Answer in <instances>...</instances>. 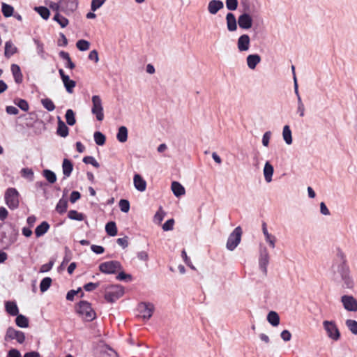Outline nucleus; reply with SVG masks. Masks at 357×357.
Wrapping results in <instances>:
<instances>
[{"label":"nucleus","mask_w":357,"mask_h":357,"mask_svg":"<svg viewBox=\"0 0 357 357\" xmlns=\"http://www.w3.org/2000/svg\"><path fill=\"white\" fill-rule=\"evenodd\" d=\"M40 102L44 108H45L48 112H52L54 110L55 105L50 98H43L40 100Z\"/></svg>","instance_id":"nucleus-45"},{"label":"nucleus","mask_w":357,"mask_h":357,"mask_svg":"<svg viewBox=\"0 0 357 357\" xmlns=\"http://www.w3.org/2000/svg\"><path fill=\"white\" fill-rule=\"evenodd\" d=\"M76 47L79 51H86L90 47V43L84 39H80L77 41Z\"/></svg>","instance_id":"nucleus-47"},{"label":"nucleus","mask_w":357,"mask_h":357,"mask_svg":"<svg viewBox=\"0 0 357 357\" xmlns=\"http://www.w3.org/2000/svg\"><path fill=\"white\" fill-rule=\"evenodd\" d=\"M6 357H22V355L18 349L12 348L8 351Z\"/></svg>","instance_id":"nucleus-64"},{"label":"nucleus","mask_w":357,"mask_h":357,"mask_svg":"<svg viewBox=\"0 0 357 357\" xmlns=\"http://www.w3.org/2000/svg\"><path fill=\"white\" fill-rule=\"evenodd\" d=\"M171 188L176 197L183 195L185 192L184 187L178 181H172Z\"/></svg>","instance_id":"nucleus-25"},{"label":"nucleus","mask_w":357,"mask_h":357,"mask_svg":"<svg viewBox=\"0 0 357 357\" xmlns=\"http://www.w3.org/2000/svg\"><path fill=\"white\" fill-rule=\"evenodd\" d=\"M66 123L73 126L76 123L75 113L72 109H68L65 114Z\"/></svg>","instance_id":"nucleus-35"},{"label":"nucleus","mask_w":357,"mask_h":357,"mask_svg":"<svg viewBox=\"0 0 357 357\" xmlns=\"http://www.w3.org/2000/svg\"><path fill=\"white\" fill-rule=\"evenodd\" d=\"M100 285V282H88L83 286L84 289L86 291H92L96 289Z\"/></svg>","instance_id":"nucleus-59"},{"label":"nucleus","mask_w":357,"mask_h":357,"mask_svg":"<svg viewBox=\"0 0 357 357\" xmlns=\"http://www.w3.org/2000/svg\"><path fill=\"white\" fill-rule=\"evenodd\" d=\"M67 208H68V200L64 198L60 199L59 200L58 203L56 204V211L59 214L61 215L67 211Z\"/></svg>","instance_id":"nucleus-38"},{"label":"nucleus","mask_w":357,"mask_h":357,"mask_svg":"<svg viewBox=\"0 0 357 357\" xmlns=\"http://www.w3.org/2000/svg\"><path fill=\"white\" fill-rule=\"evenodd\" d=\"M105 231L109 236H115L117 234L118 229L114 221H109L105 225Z\"/></svg>","instance_id":"nucleus-31"},{"label":"nucleus","mask_w":357,"mask_h":357,"mask_svg":"<svg viewBox=\"0 0 357 357\" xmlns=\"http://www.w3.org/2000/svg\"><path fill=\"white\" fill-rule=\"evenodd\" d=\"M245 12L241 14L238 17V25L239 27L244 30L250 29L253 24V20L250 15V6H244Z\"/></svg>","instance_id":"nucleus-7"},{"label":"nucleus","mask_w":357,"mask_h":357,"mask_svg":"<svg viewBox=\"0 0 357 357\" xmlns=\"http://www.w3.org/2000/svg\"><path fill=\"white\" fill-rule=\"evenodd\" d=\"M15 321L16 325L20 328H26L29 326V319L26 316L20 313L16 315Z\"/></svg>","instance_id":"nucleus-27"},{"label":"nucleus","mask_w":357,"mask_h":357,"mask_svg":"<svg viewBox=\"0 0 357 357\" xmlns=\"http://www.w3.org/2000/svg\"><path fill=\"white\" fill-rule=\"evenodd\" d=\"M224 8V3L221 0H211L208 4V11L211 15H215Z\"/></svg>","instance_id":"nucleus-14"},{"label":"nucleus","mask_w":357,"mask_h":357,"mask_svg":"<svg viewBox=\"0 0 357 357\" xmlns=\"http://www.w3.org/2000/svg\"><path fill=\"white\" fill-rule=\"evenodd\" d=\"M17 52V48L13 45L11 40L6 41L5 43L4 56L10 58Z\"/></svg>","instance_id":"nucleus-26"},{"label":"nucleus","mask_w":357,"mask_h":357,"mask_svg":"<svg viewBox=\"0 0 357 357\" xmlns=\"http://www.w3.org/2000/svg\"><path fill=\"white\" fill-rule=\"evenodd\" d=\"M134 186L139 192H144L146 188V182L143 177L139 174H135L133 177Z\"/></svg>","instance_id":"nucleus-17"},{"label":"nucleus","mask_w":357,"mask_h":357,"mask_svg":"<svg viewBox=\"0 0 357 357\" xmlns=\"http://www.w3.org/2000/svg\"><path fill=\"white\" fill-rule=\"evenodd\" d=\"M282 137L283 139L285 142V143L288 145H290L292 144V135H291V130L290 129L289 126L285 125L283 127L282 130Z\"/></svg>","instance_id":"nucleus-33"},{"label":"nucleus","mask_w":357,"mask_h":357,"mask_svg":"<svg viewBox=\"0 0 357 357\" xmlns=\"http://www.w3.org/2000/svg\"><path fill=\"white\" fill-rule=\"evenodd\" d=\"M165 215V213L163 211H162V208L160 207V209L156 212V213L154 215L155 222L160 223L162 221Z\"/></svg>","instance_id":"nucleus-62"},{"label":"nucleus","mask_w":357,"mask_h":357,"mask_svg":"<svg viewBox=\"0 0 357 357\" xmlns=\"http://www.w3.org/2000/svg\"><path fill=\"white\" fill-rule=\"evenodd\" d=\"M62 82L66 89V91L70 94L73 93L74 91V88L76 86V82L71 79L70 77H68L62 80Z\"/></svg>","instance_id":"nucleus-34"},{"label":"nucleus","mask_w":357,"mask_h":357,"mask_svg":"<svg viewBox=\"0 0 357 357\" xmlns=\"http://www.w3.org/2000/svg\"><path fill=\"white\" fill-rule=\"evenodd\" d=\"M73 258L72 251L67 247H65V255L63 259L62 265L67 264Z\"/></svg>","instance_id":"nucleus-56"},{"label":"nucleus","mask_w":357,"mask_h":357,"mask_svg":"<svg viewBox=\"0 0 357 357\" xmlns=\"http://www.w3.org/2000/svg\"><path fill=\"white\" fill-rule=\"evenodd\" d=\"M20 194L16 188H8L5 192V202L8 207L11 210H15L19 207Z\"/></svg>","instance_id":"nucleus-3"},{"label":"nucleus","mask_w":357,"mask_h":357,"mask_svg":"<svg viewBox=\"0 0 357 357\" xmlns=\"http://www.w3.org/2000/svg\"><path fill=\"white\" fill-rule=\"evenodd\" d=\"M14 8L6 3H1V13L5 17H10L13 15Z\"/></svg>","instance_id":"nucleus-36"},{"label":"nucleus","mask_w":357,"mask_h":357,"mask_svg":"<svg viewBox=\"0 0 357 357\" xmlns=\"http://www.w3.org/2000/svg\"><path fill=\"white\" fill-rule=\"evenodd\" d=\"M50 227V225L47 221H43L35 229L34 232H35L36 236L37 238L43 236L48 231Z\"/></svg>","instance_id":"nucleus-23"},{"label":"nucleus","mask_w":357,"mask_h":357,"mask_svg":"<svg viewBox=\"0 0 357 357\" xmlns=\"http://www.w3.org/2000/svg\"><path fill=\"white\" fill-rule=\"evenodd\" d=\"M103 288L105 290L104 298L107 302L110 303H114L124 294V289L120 284L107 285Z\"/></svg>","instance_id":"nucleus-2"},{"label":"nucleus","mask_w":357,"mask_h":357,"mask_svg":"<svg viewBox=\"0 0 357 357\" xmlns=\"http://www.w3.org/2000/svg\"><path fill=\"white\" fill-rule=\"evenodd\" d=\"M120 272L118 273V275L116 276V279L119 281H131L132 280V276L130 274L126 273L123 271H119Z\"/></svg>","instance_id":"nucleus-51"},{"label":"nucleus","mask_w":357,"mask_h":357,"mask_svg":"<svg viewBox=\"0 0 357 357\" xmlns=\"http://www.w3.org/2000/svg\"><path fill=\"white\" fill-rule=\"evenodd\" d=\"M247 65L251 70H254L261 61V56L258 54H249L246 58Z\"/></svg>","instance_id":"nucleus-22"},{"label":"nucleus","mask_w":357,"mask_h":357,"mask_svg":"<svg viewBox=\"0 0 357 357\" xmlns=\"http://www.w3.org/2000/svg\"><path fill=\"white\" fill-rule=\"evenodd\" d=\"M128 128L124 126H121L118 129V132L116 134V139L119 142L124 143L128 139Z\"/></svg>","instance_id":"nucleus-28"},{"label":"nucleus","mask_w":357,"mask_h":357,"mask_svg":"<svg viewBox=\"0 0 357 357\" xmlns=\"http://www.w3.org/2000/svg\"><path fill=\"white\" fill-rule=\"evenodd\" d=\"M345 324L349 330L354 335H357V321L353 319H347Z\"/></svg>","instance_id":"nucleus-50"},{"label":"nucleus","mask_w":357,"mask_h":357,"mask_svg":"<svg viewBox=\"0 0 357 357\" xmlns=\"http://www.w3.org/2000/svg\"><path fill=\"white\" fill-rule=\"evenodd\" d=\"M242 229L240 226L236 227L229 235L227 241L226 248L229 251L234 250L241 243Z\"/></svg>","instance_id":"nucleus-4"},{"label":"nucleus","mask_w":357,"mask_h":357,"mask_svg":"<svg viewBox=\"0 0 357 357\" xmlns=\"http://www.w3.org/2000/svg\"><path fill=\"white\" fill-rule=\"evenodd\" d=\"M25 333L23 331H17L12 326H9L4 336L5 341L16 340L19 344H23L25 341Z\"/></svg>","instance_id":"nucleus-9"},{"label":"nucleus","mask_w":357,"mask_h":357,"mask_svg":"<svg viewBox=\"0 0 357 357\" xmlns=\"http://www.w3.org/2000/svg\"><path fill=\"white\" fill-rule=\"evenodd\" d=\"M54 21L56 22L61 28H65L68 26L69 21L68 20L61 15L59 13H56L52 19Z\"/></svg>","instance_id":"nucleus-41"},{"label":"nucleus","mask_w":357,"mask_h":357,"mask_svg":"<svg viewBox=\"0 0 357 357\" xmlns=\"http://www.w3.org/2000/svg\"><path fill=\"white\" fill-rule=\"evenodd\" d=\"M250 36L245 33L239 36L237 40V47L240 52L248 51L250 48Z\"/></svg>","instance_id":"nucleus-13"},{"label":"nucleus","mask_w":357,"mask_h":357,"mask_svg":"<svg viewBox=\"0 0 357 357\" xmlns=\"http://www.w3.org/2000/svg\"><path fill=\"white\" fill-rule=\"evenodd\" d=\"M56 134L61 137H66L69 134L68 127L59 116H58Z\"/></svg>","instance_id":"nucleus-21"},{"label":"nucleus","mask_w":357,"mask_h":357,"mask_svg":"<svg viewBox=\"0 0 357 357\" xmlns=\"http://www.w3.org/2000/svg\"><path fill=\"white\" fill-rule=\"evenodd\" d=\"M54 266V261L50 260L48 263L43 264L40 268V273H46L50 271Z\"/></svg>","instance_id":"nucleus-60"},{"label":"nucleus","mask_w":357,"mask_h":357,"mask_svg":"<svg viewBox=\"0 0 357 357\" xmlns=\"http://www.w3.org/2000/svg\"><path fill=\"white\" fill-rule=\"evenodd\" d=\"M73 170V162L71 160L64 158L62 162V171L64 176V178L69 177Z\"/></svg>","instance_id":"nucleus-19"},{"label":"nucleus","mask_w":357,"mask_h":357,"mask_svg":"<svg viewBox=\"0 0 357 357\" xmlns=\"http://www.w3.org/2000/svg\"><path fill=\"white\" fill-rule=\"evenodd\" d=\"M84 163L88 165L90 164L93 165L94 167L98 168L100 167V164L96 161L94 157L93 156H84L82 159Z\"/></svg>","instance_id":"nucleus-53"},{"label":"nucleus","mask_w":357,"mask_h":357,"mask_svg":"<svg viewBox=\"0 0 357 357\" xmlns=\"http://www.w3.org/2000/svg\"><path fill=\"white\" fill-rule=\"evenodd\" d=\"M21 175L22 177L27 178L29 181H32L34 178L33 171L30 168H22L21 170Z\"/></svg>","instance_id":"nucleus-49"},{"label":"nucleus","mask_w":357,"mask_h":357,"mask_svg":"<svg viewBox=\"0 0 357 357\" xmlns=\"http://www.w3.org/2000/svg\"><path fill=\"white\" fill-rule=\"evenodd\" d=\"M52 282V280L50 277L44 278L40 283V290L42 293L45 292L49 289Z\"/></svg>","instance_id":"nucleus-43"},{"label":"nucleus","mask_w":357,"mask_h":357,"mask_svg":"<svg viewBox=\"0 0 357 357\" xmlns=\"http://www.w3.org/2000/svg\"><path fill=\"white\" fill-rule=\"evenodd\" d=\"M119 206L120 210L123 213H128L129 211V210H130V205L129 201L128 199H120V201L119 202Z\"/></svg>","instance_id":"nucleus-52"},{"label":"nucleus","mask_w":357,"mask_h":357,"mask_svg":"<svg viewBox=\"0 0 357 357\" xmlns=\"http://www.w3.org/2000/svg\"><path fill=\"white\" fill-rule=\"evenodd\" d=\"M9 227L11 229V233L9 235V243L13 244L17 239L19 231L16 226L12 223H9Z\"/></svg>","instance_id":"nucleus-42"},{"label":"nucleus","mask_w":357,"mask_h":357,"mask_svg":"<svg viewBox=\"0 0 357 357\" xmlns=\"http://www.w3.org/2000/svg\"><path fill=\"white\" fill-rule=\"evenodd\" d=\"M337 271L340 275L341 278L345 277L350 273L349 267L347 265V262H340L337 266Z\"/></svg>","instance_id":"nucleus-37"},{"label":"nucleus","mask_w":357,"mask_h":357,"mask_svg":"<svg viewBox=\"0 0 357 357\" xmlns=\"http://www.w3.org/2000/svg\"><path fill=\"white\" fill-rule=\"evenodd\" d=\"M10 70L16 84H20L23 82V75L22 73L20 67L17 64H12Z\"/></svg>","instance_id":"nucleus-18"},{"label":"nucleus","mask_w":357,"mask_h":357,"mask_svg":"<svg viewBox=\"0 0 357 357\" xmlns=\"http://www.w3.org/2000/svg\"><path fill=\"white\" fill-rule=\"evenodd\" d=\"M181 257L188 266H189L192 269H195V266L191 263L190 257H188L187 252L184 249L181 251Z\"/></svg>","instance_id":"nucleus-61"},{"label":"nucleus","mask_w":357,"mask_h":357,"mask_svg":"<svg viewBox=\"0 0 357 357\" xmlns=\"http://www.w3.org/2000/svg\"><path fill=\"white\" fill-rule=\"evenodd\" d=\"M93 138L96 144L98 146H103L105 144L106 137L100 131H96L93 134Z\"/></svg>","instance_id":"nucleus-44"},{"label":"nucleus","mask_w":357,"mask_h":357,"mask_svg":"<svg viewBox=\"0 0 357 357\" xmlns=\"http://www.w3.org/2000/svg\"><path fill=\"white\" fill-rule=\"evenodd\" d=\"M271 137V131H266L264 133L263 137H262L263 146L267 147L269 145Z\"/></svg>","instance_id":"nucleus-63"},{"label":"nucleus","mask_w":357,"mask_h":357,"mask_svg":"<svg viewBox=\"0 0 357 357\" xmlns=\"http://www.w3.org/2000/svg\"><path fill=\"white\" fill-rule=\"evenodd\" d=\"M33 10L45 20H47L50 16L49 8L45 6H35Z\"/></svg>","instance_id":"nucleus-29"},{"label":"nucleus","mask_w":357,"mask_h":357,"mask_svg":"<svg viewBox=\"0 0 357 357\" xmlns=\"http://www.w3.org/2000/svg\"><path fill=\"white\" fill-rule=\"evenodd\" d=\"M174 225V220L173 218H170L165 221V222L162 225V228L164 231H171L173 229Z\"/></svg>","instance_id":"nucleus-58"},{"label":"nucleus","mask_w":357,"mask_h":357,"mask_svg":"<svg viewBox=\"0 0 357 357\" xmlns=\"http://www.w3.org/2000/svg\"><path fill=\"white\" fill-rule=\"evenodd\" d=\"M14 103L24 112H27L29 109V103L24 99L17 98L14 100Z\"/></svg>","instance_id":"nucleus-46"},{"label":"nucleus","mask_w":357,"mask_h":357,"mask_svg":"<svg viewBox=\"0 0 357 357\" xmlns=\"http://www.w3.org/2000/svg\"><path fill=\"white\" fill-rule=\"evenodd\" d=\"M85 215L76 210H70L68 213V218L70 220L82 221L85 219Z\"/></svg>","instance_id":"nucleus-39"},{"label":"nucleus","mask_w":357,"mask_h":357,"mask_svg":"<svg viewBox=\"0 0 357 357\" xmlns=\"http://www.w3.org/2000/svg\"><path fill=\"white\" fill-rule=\"evenodd\" d=\"M267 321L273 326H278L280 324V317L275 311H270L267 315Z\"/></svg>","instance_id":"nucleus-32"},{"label":"nucleus","mask_w":357,"mask_h":357,"mask_svg":"<svg viewBox=\"0 0 357 357\" xmlns=\"http://www.w3.org/2000/svg\"><path fill=\"white\" fill-rule=\"evenodd\" d=\"M262 231L265 236L266 241L269 243L270 246L273 248H275V237L268 233L266 222H263L262 224Z\"/></svg>","instance_id":"nucleus-30"},{"label":"nucleus","mask_w":357,"mask_h":357,"mask_svg":"<svg viewBox=\"0 0 357 357\" xmlns=\"http://www.w3.org/2000/svg\"><path fill=\"white\" fill-rule=\"evenodd\" d=\"M274 172L273 166L270 163L269 161H266L264 167V176L265 181L267 183H270L272 181V176Z\"/></svg>","instance_id":"nucleus-24"},{"label":"nucleus","mask_w":357,"mask_h":357,"mask_svg":"<svg viewBox=\"0 0 357 357\" xmlns=\"http://www.w3.org/2000/svg\"><path fill=\"white\" fill-rule=\"evenodd\" d=\"M61 2V12L66 15L72 14L78 7V0H60Z\"/></svg>","instance_id":"nucleus-12"},{"label":"nucleus","mask_w":357,"mask_h":357,"mask_svg":"<svg viewBox=\"0 0 357 357\" xmlns=\"http://www.w3.org/2000/svg\"><path fill=\"white\" fill-rule=\"evenodd\" d=\"M43 176L45 179L51 184L54 183L56 181V174L50 169H44L42 172Z\"/></svg>","instance_id":"nucleus-40"},{"label":"nucleus","mask_w":357,"mask_h":357,"mask_svg":"<svg viewBox=\"0 0 357 357\" xmlns=\"http://www.w3.org/2000/svg\"><path fill=\"white\" fill-rule=\"evenodd\" d=\"M227 27L229 31L233 32L237 30L238 20L233 13L226 15Z\"/></svg>","instance_id":"nucleus-15"},{"label":"nucleus","mask_w":357,"mask_h":357,"mask_svg":"<svg viewBox=\"0 0 357 357\" xmlns=\"http://www.w3.org/2000/svg\"><path fill=\"white\" fill-rule=\"evenodd\" d=\"M344 308L348 312H357V299L352 295H343L340 298Z\"/></svg>","instance_id":"nucleus-10"},{"label":"nucleus","mask_w":357,"mask_h":357,"mask_svg":"<svg viewBox=\"0 0 357 357\" xmlns=\"http://www.w3.org/2000/svg\"><path fill=\"white\" fill-rule=\"evenodd\" d=\"M342 280L344 282L342 287L347 289H352L354 287V280L350 276L348 275L345 277L342 278Z\"/></svg>","instance_id":"nucleus-54"},{"label":"nucleus","mask_w":357,"mask_h":357,"mask_svg":"<svg viewBox=\"0 0 357 357\" xmlns=\"http://www.w3.org/2000/svg\"><path fill=\"white\" fill-rule=\"evenodd\" d=\"M91 101L92 114L96 116L97 121H102L104 119V112L100 97L98 95H94L91 98Z\"/></svg>","instance_id":"nucleus-8"},{"label":"nucleus","mask_w":357,"mask_h":357,"mask_svg":"<svg viewBox=\"0 0 357 357\" xmlns=\"http://www.w3.org/2000/svg\"><path fill=\"white\" fill-rule=\"evenodd\" d=\"M33 42L36 45V51L37 54L42 58L45 59V50H44V44L40 42L39 40L33 38Z\"/></svg>","instance_id":"nucleus-48"},{"label":"nucleus","mask_w":357,"mask_h":357,"mask_svg":"<svg viewBox=\"0 0 357 357\" xmlns=\"http://www.w3.org/2000/svg\"><path fill=\"white\" fill-rule=\"evenodd\" d=\"M226 7L229 10L234 11L238 8V0H225Z\"/></svg>","instance_id":"nucleus-57"},{"label":"nucleus","mask_w":357,"mask_h":357,"mask_svg":"<svg viewBox=\"0 0 357 357\" xmlns=\"http://www.w3.org/2000/svg\"><path fill=\"white\" fill-rule=\"evenodd\" d=\"M106 1V0H92L91 3V10L95 12L99 9Z\"/></svg>","instance_id":"nucleus-55"},{"label":"nucleus","mask_w":357,"mask_h":357,"mask_svg":"<svg viewBox=\"0 0 357 357\" xmlns=\"http://www.w3.org/2000/svg\"><path fill=\"white\" fill-rule=\"evenodd\" d=\"M76 312L83 317L86 321H92L96 318V313L91 304L86 301H80L76 307Z\"/></svg>","instance_id":"nucleus-1"},{"label":"nucleus","mask_w":357,"mask_h":357,"mask_svg":"<svg viewBox=\"0 0 357 357\" xmlns=\"http://www.w3.org/2000/svg\"><path fill=\"white\" fill-rule=\"evenodd\" d=\"M98 268L102 273L115 274L116 272L121 271L123 266L119 261L112 260L101 263Z\"/></svg>","instance_id":"nucleus-6"},{"label":"nucleus","mask_w":357,"mask_h":357,"mask_svg":"<svg viewBox=\"0 0 357 357\" xmlns=\"http://www.w3.org/2000/svg\"><path fill=\"white\" fill-rule=\"evenodd\" d=\"M269 262L268 254L266 251L261 252L259 259V266L264 275H267V266Z\"/></svg>","instance_id":"nucleus-16"},{"label":"nucleus","mask_w":357,"mask_h":357,"mask_svg":"<svg viewBox=\"0 0 357 357\" xmlns=\"http://www.w3.org/2000/svg\"><path fill=\"white\" fill-rule=\"evenodd\" d=\"M137 310L143 319H149L155 310L153 304L149 302H142L139 303Z\"/></svg>","instance_id":"nucleus-11"},{"label":"nucleus","mask_w":357,"mask_h":357,"mask_svg":"<svg viewBox=\"0 0 357 357\" xmlns=\"http://www.w3.org/2000/svg\"><path fill=\"white\" fill-rule=\"evenodd\" d=\"M5 310L10 316H16L19 313V308L15 301H5Z\"/></svg>","instance_id":"nucleus-20"},{"label":"nucleus","mask_w":357,"mask_h":357,"mask_svg":"<svg viewBox=\"0 0 357 357\" xmlns=\"http://www.w3.org/2000/svg\"><path fill=\"white\" fill-rule=\"evenodd\" d=\"M323 327L330 339L333 341H337L340 339L341 333L335 321H324Z\"/></svg>","instance_id":"nucleus-5"}]
</instances>
